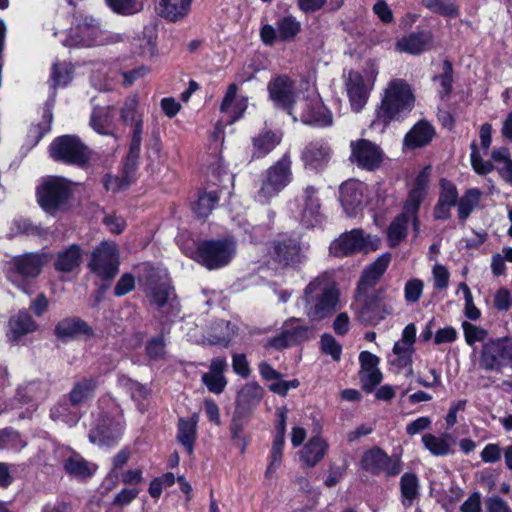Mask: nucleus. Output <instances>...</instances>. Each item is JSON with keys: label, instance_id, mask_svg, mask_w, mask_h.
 <instances>
[{"label": "nucleus", "instance_id": "f257e3e1", "mask_svg": "<svg viewBox=\"0 0 512 512\" xmlns=\"http://www.w3.org/2000/svg\"><path fill=\"white\" fill-rule=\"evenodd\" d=\"M306 93H296L289 77L281 75L271 80L268 91L271 100L278 106L288 110L295 121L317 126H330L332 114L323 105L319 94L313 86L304 83Z\"/></svg>", "mask_w": 512, "mask_h": 512}, {"label": "nucleus", "instance_id": "f03ea898", "mask_svg": "<svg viewBox=\"0 0 512 512\" xmlns=\"http://www.w3.org/2000/svg\"><path fill=\"white\" fill-rule=\"evenodd\" d=\"M337 303L338 291L327 274L319 275L310 281L298 300V306L311 322H319L330 317L336 310Z\"/></svg>", "mask_w": 512, "mask_h": 512}, {"label": "nucleus", "instance_id": "7ed1b4c3", "mask_svg": "<svg viewBox=\"0 0 512 512\" xmlns=\"http://www.w3.org/2000/svg\"><path fill=\"white\" fill-rule=\"evenodd\" d=\"M414 106V96L410 86L403 80L391 81L381 100V104L376 110L375 123H381L384 126L391 121L404 118Z\"/></svg>", "mask_w": 512, "mask_h": 512}, {"label": "nucleus", "instance_id": "20e7f679", "mask_svg": "<svg viewBox=\"0 0 512 512\" xmlns=\"http://www.w3.org/2000/svg\"><path fill=\"white\" fill-rule=\"evenodd\" d=\"M73 193V183L63 177L51 176L42 180L37 188L38 203L51 215L66 208Z\"/></svg>", "mask_w": 512, "mask_h": 512}, {"label": "nucleus", "instance_id": "39448f33", "mask_svg": "<svg viewBox=\"0 0 512 512\" xmlns=\"http://www.w3.org/2000/svg\"><path fill=\"white\" fill-rule=\"evenodd\" d=\"M293 179L292 160L289 153H285L278 161L266 171V177L255 195L257 202L267 204L276 197Z\"/></svg>", "mask_w": 512, "mask_h": 512}, {"label": "nucleus", "instance_id": "423d86ee", "mask_svg": "<svg viewBox=\"0 0 512 512\" xmlns=\"http://www.w3.org/2000/svg\"><path fill=\"white\" fill-rule=\"evenodd\" d=\"M236 250L233 239L204 241L197 248L195 260L209 270L219 269L231 262Z\"/></svg>", "mask_w": 512, "mask_h": 512}, {"label": "nucleus", "instance_id": "0eeeda50", "mask_svg": "<svg viewBox=\"0 0 512 512\" xmlns=\"http://www.w3.org/2000/svg\"><path fill=\"white\" fill-rule=\"evenodd\" d=\"M479 366L495 373L512 368V339L503 337L486 341L480 351Z\"/></svg>", "mask_w": 512, "mask_h": 512}, {"label": "nucleus", "instance_id": "6e6552de", "mask_svg": "<svg viewBox=\"0 0 512 512\" xmlns=\"http://www.w3.org/2000/svg\"><path fill=\"white\" fill-rule=\"evenodd\" d=\"M380 238L367 234L362 229H352L341 234L330 245L331 253L336 257L349 256L356 253L367 254L376 251L380 246Z\"/></svg>", "mask_w": 512, "mask_h": 512}, {"label": "nucleus", "instance_id": "1a4fd4ad", "mask_svg": "<svg viewBox=\"0 0 512 512\" xmlns=\"http://www.w3.org/2000/svg\"><path fill=\"white\" fill-rule=\"evenodd\" d=\"M146 296L150 303L155 305L163 313L168 315L178 314V301L174 289L170 285L166 270H161L157 274L150 275L146 288Z\"/></svg>", "mask_w": 512, "mask_h": 512}, {"label": "nucleus", "instance_id": "9d476101", "mask_svg": "<svg viewBox=\"0 0 512 512\" xmlns=\"http://www.w3.org/2000/svg\"><path fill=\"white\" fill-rule=\"evenodd\" d=\"M386 289L381 287L376 290L371 296L364 295L358 291L356 297L355 310L358 320L366 325H376L386 315L392 313L393 308L391 305L384 303L386 299Z\"/></svg>", "mask_w": 512, "mask_h": 512}, {"label": "nucleus", "instance_id": "9b49d317", "mask_svg": "<svg viewBox=\"0 0 512 512\" xmlns=\"http://www.w3.org/2000/svg\"><path fill=\"white\" fill-rule=\"evenodd\" d=\"M89 430L90 442L98 445H109L119 440L124 431V420L120 413L115 415L99 412L92 414Z\"/></svg>", "mask_w": 512, "mask_h": 512}, {"label": "nucleus", "instance_id": "f8f14e48", "mask_svg": "<svg viewBox=\"0 0 512 512\" xmlns=\"http://www.w3.org/2000/svg\"><path fill=\"white\" fill-rule=\"evenodd\" d=\"M377 75L378 69L374 63L369 64L365 75L359 72H350L348 74L346 91L354 112H360L366 105Z\"/></svg>", "mask_w": 512, "mask_h": 512}, {"label": "nucleus", "instance_id": "ddd939ff", "mask_svg": "<svg viewBox=\"0 0 512 512\" xmlns=\"http://www.w3.org/2000/svg\"><path fill=\"white\" fill-rule=\"evenodd\" d=\"M47 262L48 257L43 253H27L14 257L12 260L13 270L9 276L11 282L24 293L29 294L30 287L27 279L37 277Z\"/></svg>", "mask_w": 512, "mask_h": 512}, {"label": "nucleus", "instance_id": "4468645a", "mask_svg": "<svg viewBox=\"0 0 512 512\" xmlns=\"http://www.w3.org/2000/svg\"><path fill=\"white\" fill-rule=\"evenodd\" d=\"M89 268L103 280L115 277L119 269V249L116 243L101 242L91 253Z\"/></svg>", "mask_w": 512, "mask_h": 512}, {"label": "nucleus", "instance_id": "2eb2a0df", "mask_svg": "<svg viewBox=\"0 0 512 512\" xmlns=\"http://www.w3.org/2000/svg\"><path fill=\"white\" fill-rule=\"evenodd\" d=\"M362 468L372 475H383L386 478L395 477L403 469L400 456H389L378 447L366 451L361 460Z\"/></svg>", "mask_w": 512, "mask_h": 512}, {"label": "nucleus", "instance_id": "dca6fc26", "mask_svg": "<svg viewBox=\"0 0 512 512\" xmlns=\"http://www.w3.org/2000/svg\"><path fill=\"white\" fill-rule=\"evenodd\" d=\"M314 337V329L300 318H290L281 327V332L271 338L267 346L275 349H285L298 345Z\"/></svg>", "mask_w": 512, "mask_h": 512}, {"label": "nucleus", "instance_id": "f3484780", "mask_svg": "<svg viewBox=\"0 0 512 512\" xmlns=\"http://www.w3.org/2000/svg\"><path fill=\"white\" fill-rule=\"evenodd\" d=\"M102 30L99 22L91 16H81L75 27L71 28L69 39L64 45L91 47L102 43Z\"/></svg>", "mask_w": 512, "mask_h": 512}, {"label": "nucleus", "instance_id": "a211bd4d", "mask_svg": "<svg viewBox=\"0 0 512 512\" xmlns=\"http://www.w3.org/2000/svg\"><path fill=\"white\" fill-rule=\"evenodd\" d=\"M50 155L54 160L82 164L88 158L87 148L75 136H61L50 145Z\"/></svg>", "mask_w": 512, "mask_h": 512}, {"label": "nucleus", "instance_id": "6ab92c4d", "mask_svg": "<svg viewBox=\"0 0 512 512\" xmlns=\"http://www.w3.org/2000/svg\"><path fill=\"white\" fill-rule=\"evenodd\" d=\"M301 22L292 15H286L276 22V27L265 24L260 29V38L265 45H273L276 41L291 42L301 31Z\"/></svg>", "mask_w": 512, "mask_h": 512}, {"label": "nucleus", "instance_id": "aec40b11", "mask_svg": "<svg viewBox=\"0 0 512 512\" xmlns=\"http://www.w3.org/2000/svg\"><path fill=\"white\" fill-rule=\"evenodd\" d=\"M121 120L132 128L131 150H140L143 132V113L139 109V100L136 94L126 98L120 109Z\"/></svg>", "mask_w": 512, "mask_h": 512}, {"label": "nucleus", "instance_id": "412c9836", "mask_svg": "<svg viewBox=\"0 0 512 512\" xmlns=\"http://www.w3.org/2000/svg\"><path fill=\"white\" fill-rule=\"evenodd\" d=\"M350 147L351 160L358 167L373 171L381 165L384 156L383 151L371 141L366 139L352 141Z\"/></svg>", "mask_w": 512, "mask_h": 512}, {"label": "nucleus", "instance_id": "4be33fe9", "mask_svg": "<svg viewBox=\"0 0 512 512\" xmlns=\"http://www.w3.org/2000/svg\"><path fill=\"white\" fill-rule=\"evenodd\" d=\"M367 186L358 180H349L340 187V201L346 214L355 216L366 203Z\"/></svg>", "mask_w": 512, "mask_h": 512}, {"label": "nucleus", "instance_id": "5701e85b", "mask_svg": "<svg viewBox=\"0 0 512 512\" xmlns=\"http://www.w3.org/2000/svg\"><path fill=\"white\" fill-rule=\"evenodd\" d=\"M62 466L68 476L79 481L91 478L97 470L94 463L87 461L75 451H69L63 456Z\"/></svg>", "mask_w": 512, "mask_h": 512}, {"label": "nucleus", "instance_id": "b1692460", "mask_svg": "<svg viewBox=\"0 0 512 512\" xmlns=\"http://www.w3.org/2000/svg\"><path fill=\"white\" fill-rule=\"evenodd\" d=\"M54 334L58 340L68 342L80 337L89 338L93 335V330L80 318L67 317L56 324Z\"/></svg>", "mask_w": 512, "mask_h": 512}, {"label": "nucleus", "instance_id": "393cba45", "mask_svg": "<svg viewBox=\"0 0 512 512\" xmlns=\"http://www.w3.org/2000/svg\"><path fill=\"white\" fill-rule=\"evenodd\" d=\"M359 362L362 387L366 392H371L382 381V373L378 368L379 358L368 351H363L359 355Z\"/></svg>", "mask_w": 512, "mask_h": 512}, {"label": "nucleus", "instance_id": "a878e982", "mask_svg": "<svg viewBox=\"0 0 512 512\" xmlns=\"http://www.w3.org/2000/svg\"><path fill=\"white\" fill-rule=\"evenodd\" d=\"M418 212L406 211V205H404V211L397 216L389 225L387 230V239L391 247L397 246L403 241L407 234L408 223L411 221L413 229L416 233L419 232V220L417 217Z\"/></svg>", "mask_w": 512, "mask_h": 512}, {"label": "nucleus", "instance_id": "bb28decb", "mask_svg": "<svg viewBox=\"0 0 512 512\" xmlns=\"http://www.w3.org/2000/svg\"><path fill=\"white\" fill-rule=\"evenodd\" d=\"M300 246L296 238L282 235L278 237L270 252L275 261L283 265L294 264L299 257Z\"/></svg>", "mask_w": 512, "mask_h": 512}, {"label": "nucleus", "instance_id": "cd10ccee", "mask_svg": "<svg viewBox=\"0 0 512 512\" xmlns=\"http://www.w3.org/2000/svg\"><path fill=\"white\" fill-rule=\"evenodd\" d=\"M432 36L428 31L412 32L398 39L395 48L401 53L419 55L425 52L430 46Z\"/></svg>", "mask_w": 512, "mask_h": 512}, {"label": "nucleus", "instance_id": "c85d7f7f", "mask_svg": "<svg viewBox=\"0 0 512 512\" xmlns=\"http://www.w3.org/2000/svg\"><path fill=\"white\" fill-rule=\"evenodd\" d=\"M226 369L227 361L225 358L217 357L211 360L209 371L202 375V382L210 392L220 394L224 391L227 385V380L224 376Z\"/></svg>", "mask_w": 512, "mask_h": 512}, {"label": "nucleus", "instance_id": "c756f323", "mask_svg": "<svg viewBox=\"0 0 512 512\" xmlns=\"http://www.w3.org/2000/svg\"><path fill=\"white\" fill-rule=\"evenodd\" d=\"M458 203V191L456 186L447 180L440 182V194L434 209L436 219L445 220L450 216V209Z\"/></svg>", "mask_w": 512, "mask_h": 512}, {"label": "nucleus", "instance_id": "7c9ffc66", "mask_svg": "<svg viewBox=\"0 0 512 512\" xmlns=\"http://www.w3.org/2000/svg\"><path fill=\"white\" fill-rule=\"evenodd\" d=\"M391 261L390 253H383L371 265H369L361 276L358 284V291L366 293L367 289L372 287L384 274Z\"/></svg>", "mask_w": 512, "mask_h": 512}, {"label": "nucleus", "instance_id": "2f4dec72", "mask_svg": "<svg viewBox=\"0 0 512 512\" xmlns=\"http://www.w3.org/2000/svg\"><path fill=\"white\" fill-rule=\"evenodd\" d=\"M435 135L434 127L427 121L417 122L405 135L404 146L416 149L426 146Z\"/></svg>", "mask_w": 512, "mask_h": 512}, {"label": "nucleus", "instance_id": "473e14b6", "mask_svg": "<svg viewBox=\"0 0 512 512\" xmlns=\"http://www.w3.org/2000/svg\"><path fill=\"white\" fill-rule=\"evenodd\" d=\"M237 90L238 87L235 83L230 84L220 106L221 112L231 118L230 122L239 119L247 108V98H236Z\"/></svg>", "mask_w": 512, "mask_h": 512}, {"label": "nucleus", "instance_id": "72a5a7b5", "mask_svg": "<svg viewBox=\"0 0 512 512\" xmlns=\"http://www.w3.org/2000/svg\"><path fill=\"white\" fill-rule=\"evenodd\" d=\"M263 395L264 390L257 382H248L237 393V408L242 411H251L259 405Z\"/></svg>", "mask_w": 512, "mask_h": 512}, {"label": "nucleus", "instance_id": "f704fd0d", "mask_svg": "<svg viewBox=\"0 0 512 512\" xmlns=\"http://www.w3.org/2000/svg\"><path fill=\"white\" fill-rule=\"evenodd\" d=\"M301 199L304 205L301 221L306 227H312L317 223L320 211L317 189L314 186H307Z\"/></svg>", "mask_w": 512, "mask_h": 512}, {"label": "nucleus", "instance_id": "c9c22d12", "mask_svg": "<svg viewBox=\"0 0 512 512\" xmlns=\"http://www.w3.org/2000/svg\"><path fill=\"white\" fill-rule=\"evenodd\" d=\"M192 0H159V14L171 21L177 22L186 18L191 10Z\"/></svg>", "mask_w": 512, "mask_h": 512}, {"label": "nucleus", "instance_id": "e433bc0d", "mask_svg": "<svg viewBox=\"0 0 512 512\" xmlns=\"http://www.w3.org/2000/svg\"><path fill=\"white\" fill-rule=\"evenodd\" d=\"M430 180V169L429 167L424 168L417 175L414 183V187L410 191L408 198L405 202L406 211L418 212L419 206L426 194L427 187Z\"/></svg>", "mask_w": 512, "mask_h": 512}, {"label": "nucleus", "instance_id": "4c0bfd02", "mask_svg": "<svg viewBox=\"0 0 512 512\" xmlns=\"http://www.w3.org/2000/svg\"><path fill=\"white\" fill-rule=\"evenodd\" d=\"M421 440L425 449L436 457H442L450 454L454 443L453 437L448 433H444L440 436L427 433L422 436Z\"/></svg>", "mask_w": 512, "mask_h": 512}, {"label": "nucleus", "instance_id": "58836bf2", "mask_svg": "<svg viewBox=\"0 0 512 512\" xmlns=\"http://www.w3.org/2000/svg\"><path fill=\"white\" fill-rule=\"evenodd\" d=\"M97 387L98 381L97 378L94 377L82 378L75 382L69 393L71 405H81L90 400L94 396Z\"/></svg>", "mask_w": 512, "mask_h": 512}, {"label": "nucleus", "instance_id": "ea45409f", "mask_svg": "<svg viewBox=\"0 0 512 512\" xmlns=\"http://www.w3.org/2000/svg\"><path fill=\"white\" fill-rule=\"evenodd\" d=\"M328 450V443L320 436L312 437L301 451V459L310 467L320 462Z\"/></svg>", "mask_w": 512, "mask_h": 512}, {"label": "nucleus", "instance_id": "a19ab883", "mask_svg": "<svg viewBox=\"0 0 512 512\" xmlns=\"http://www.w3.org/2000/svg\"><path fill=\"white\" fill-rule=\"evenodd\" d=\"M282 135L271 131L260 133L253 138V157L262 158L280 144Z\"/></svg>", "mask_w": 512, "mask_h": 512}, {"label": "nucleus", "instance_id": "79ce46f5", "mask_svg": "<svg viewBox=\"0 0 512 512\" xmlns=\"http://www.w3.org/2000/svg\"><path fill=\"white\" fill-rule=\"evenodd\" d=\"M81 249L78 245H71L58 253L55 268L58 271L70 272L81 263Z\"/></svg>", "mask_w": 512, "mask_h": 512}, {"label": "nucleus", "instance_id": "37998d69", "mask_svg": "<svg viewBox=\"0 0 512 512\" xmlns=\"http://www.w3.org/2000/svg\"><path fill=\"white\" fill-rule=\"evenodd\" d=\"M236 327L227 321H218L212 327L208 341L213 345L227 346L236 334Z\"/></svg>", "mask_w": 512, "mask_h": 512}, {"label": "nucleus", "instance_id": "c03bdc74", "mask_svg": "<svg viewBox=\"0 0 512 512\" xmlns=\"http://www.w3.org/2000/svg\"><path fill=\"white\" fill-rule=\"evenodd\" d=\"M481 197L482 191L478 188H470L463 194L457 203L458 218L461 221H465L478 207Z\"/></svg>", "mask_w": 512, "mask_h": 512}, {"label": "nucleus", "instance_id": "a18cd8bd", "mask_svg": "<svg viewBox=\"0 0 512 512\" xmlns=\"http://www.w3.org/2000/svg\"><path fill=\"white\" fill-rule=\"evenodd\" d=\"M328 155L326 146L321 143H310L302 152V159L305 165L317 169L327 162Z\"/></svg>", "mask_w": 512, "mask_h": 512}, {"label": "nucleus", "instance_id": "49530a36", "mask_svg": "<svg viewBox=\"0 0 512 512\" xmlns=\"http://www.w3.org/2000/svg\"><path fill=\"white\" fill-rule=\"evenodd\" d=\"M10 327L12 337L17 340L25 334L34 332L38 326L28 312L21 311L10 320Z\"/></svg>", "mask_w": 512, "mask_h": 512}, {"label": "nucleus", "instance_id": "de8ad7c7", "mask_svg": "<svg viewBox=\"0 0 512 512\" xmlns=\"http://www.w3.org/2000/svg\"><path fill=\"white\" fill-rule=\"evenodd\" d=\"M197 421L192 417L191 419H180L178 423V435L179 442L185 447L189 454L193 451V445L196 435Z\"/></svg>", "mask_w": 512, "mask_h": 512}, {"label": "nucleus", "instance_id": "09e8293b", "mask_svg": "<svg viewBox=\"0 0 512 512\" xmlns=\"http://www.w3.org/2000/svg\"><path fill=\"white\" fill-rule=\"evenodd\" d=\"M50 418L56 422H62L69 427L75 426L79 420V414L66 402L57 403L50 411Z\"/></svg>", "mask_w": 512, "mask_h": 512}, {"label": "nucleus", "instance_id": "8fccbe9b", "mask_svg": "<svg viewBox=\"0 0 512 512\" xmlns=\"http://www.w3.org/2000/svg\"><path fill=\"white\" fill-rule=\"evenodd\" d=\"M112 123V112L110 107L96 108L93 110L90 125L99 134L110 133Z\"/></svg>", "mask_w": 512, "mask_h": 512}, {"label": "nucleus", "instance_id": "3c124183", "mask_svg": "<svg viewBox=\"0 0 512 512\" xmlns=\"http://www.w3.org/2000/svg\"><path fill=\"white\" fill-rule=\"evenodd\" d=\"M400 489L402 502L405 506H410L414 499L418 496L419 481L415 474L405 473L400 480Z\"/></svg>", "mask_w": 512, "mask_h": 512}, {"label": "nucleus", "instance_id": "603ef678", "mask_svg": "<svg viewBox=\"0 0 512 512\" xmlns=\"http://www.w3.org/2000/svg\"><path fill=\"white\" fill-rule=\"evenodd\" d=\"M422 3L431 12L442 16L457 17L459 14L454 0H422Z\"/></svg>", "mask_w": 512, "mask_h": 512}, {"label": "nucleus", "instance_id": "864d4df0", "mask_svg": "<svg viewBox=\"0 0 512 512\" xmlns=\"http://www.w3.org/2000/svg\"><path fill=\"white\" fill-rule=\"evenodd\" d=\"M218 200L219 197L214 191L202 193L194 203L193 211L199 218H206L215 207Z\"/></svg>", "mask_w": 512, "mask_h": 512}, {"label": "nucleus", "instance_id": "5fc2aeb1", "mask_svg": "<svg viewBox=\"0 0 512 512\" xmlns=\"http://www.w3.org/2000/svg\"><path fill=\"white\" fill-rule=\"evenodd\" d=\"M46 395L45 386L37 381L30 382L18 388L17 396L20 400L28 403L44 398Z\"/></svg>", "mask_w": 512, "mask_h": 512}, {"label": "nucleus", "instance_id": "6e6d98bb", "mask_svg": "<svg viewBox=\"0 0 512 512\" xmlns=\"http://www.w3.org/2000/svg\"><path fill=\"white\" fill-rule=\"evenodd\" d=\"M414 352V346L396 342L393 347V354L395 359L392 363L397 365L399 368H409V373H412V354Z\"/></svg>", "mask_w": 512, "mask_h": 512}, {"label": "nucleus", "instance_id": "4d7b16f0", "mask_svg": "<svg viewBox=\"0 0 512 512\" xmlns=\"http://www.w3.org/2000/svg\"><path fill=\"white\" fill-rule=\"evenodd\" d=\"M113 12L121 15H133L143 9L139 0H105Z\"/></svg>", "mask_w": 512, "mask_h": 512}, {"label": "nucleus", "instance_id": "13d9d810", "mask_svg": "<svg viewBox=\"0 0 512 512\" xmlns=\"http://www.w3.org/2000/svg\"><path fill=\"white\" fill-rule=\"evenodd\" d=\"M118 385L126 392H128L132 399L136 401L146 398L149 393L148 389L144 385L130 379L125 375H119Z\"/></svg>", "mask_w": 512, "mask_h": 512}, {"label": "nucleus", "instance_id": "bf43d9fd", "mask_svg": "<svg viewBox=\"0 0 512 512\" xmlns=\"http://www.w3.org/2000/svg\"><path fill=\"white\" fill-rule=\"evenodd\" d=\"M134 52L143 56H152L155 52V38L152 34L144 32L132 41Z\"/></svg>", "mask_w": 512, "mask_h": 512}, {"label": "nucleus", "instance_id": "052dcab7", "mask_svg": "<svg viewBox=\"0 0 512 512\" xmlns=\"http://www.w3.org/2000/svg\"><path fill=\"white\" fill-rule=\"evenodd\" d=\"M465 341L469 346H473L476 342H483L487 339L488 332L479 326L470 322L464 321L462 323Z\"/></svg>", "mask_w": 512, "mask_h": 512}, {"label": "nucleus", "instance_id": "680f3d73", "mask_svg": "<svg viewBox=\"0 0 512 512\" xmlns=\"http://www.w3.org/2000/svg\"><path fill=\"white\" fill-rule=\"evenodd\" d=\"M51 78L55 86H66L72 79V65L70 63H55Z\"/></svg>", "mask_w": 512, "mask_h": 512}, {"label": "nucleus", "instance_id": "e2e57ef3", "mask_svg": "<svg viewBox=\"0 0 512 512\" xmlns=\"http://www.w3.org/2000/svg\"><path fill=\"white\" fill-rule=\"evenodd\" d=\"M52 114L50 111H46L43 116V121L37 125L31 126L28 132V138L36 145L42 137L48 133L51 129Z\"/></svg>", "mask_w": 512, "mask_h": 512}, {"label": "nucleus", "instance_id": "0e129e2a", "mask_svg": "<svg viewBox=\"0 0 512 512\" xmlns=\"http://www.w3.org/2000/svg\"><path fill=\"white\" fill-rule=\"evenodd\" d=\"M471 165L474 171L480 175H486L491 173L494 170V165L490 161H485L479 155L476 144L473 142L471 144Z\"/></svg>", "mask_w": 512, "mask_h": 512}, {"label": "nucleus", "instance_id": "69168bd1", "mask_svg": "<svg viewBox=\"0 0 512 512\" xmlns=\"http://www.w3.org/2000/svg\"><path fill=\"white\" fill-rule=\"evenodd\" d=\"M320 343L323 353L330 355L332 359L335 361H338L340 359L342 347L332 335H322Z\"/></svg>", "mask_w": 512, "mask_h": 512}, {"label": "nucleus", "instance_id": "338daca9", "mask_svg": "<svg viewBox=\"0 0 512 512\" xmlns=\"http://www.w3.org/2000/svg\"><path fill=\"white\" fill-rule=\"evenodd\" d=\"M424 284L420 279H410L404 287V297L406 302H417L423 293Z\"/></svg>", "mask_w": 512, "mask_h": 512}, {"label": "nucleus", "instance_id": "774afa93", "mask_svg": "<svg viewBox=\"0 0 512 512\" xmlns=\"http://www.w3.org/2000/svg\"><path fill=\"white\" fill-rule=\"evenodd\" d=\"M24 443L20 439V435L12 429H4L0 431V449L21 448Z\"/></svg>", "mask_w": 512, "mask_h": 512}]
</instances>
